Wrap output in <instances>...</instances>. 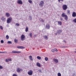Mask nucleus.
<instances>
[{
  "instance_id": "7",
  "label": "nucleus",
  "mask_w": 76,
  "mask_h": 76,
  "mask_svg": "<svg viewBox=\"0 0 76 76\" xmlns=\"http://www.w3.org/2000/svg\"><path fill=\"white\" fill-rule=\"evenodd\" d=\"M32 73H33V72L31 70H29L28 72V74L29 75H31L32 76Z\"/></svg>"
},
{
  "instance_id": "36",
  "label": "nucleus",
  "mask_w": 76,
  "mask_h": 76,
  "mask_svg": "<svg viewBox=\"0 0 76 76\" xmlns=\"http://www.w3.org/2000/svg\"><path fill=\"white\" fill-rule=\"evenodd\" d=\"M51 51L53 52V53H54L55 52V50L54 49H52L51 50Z\"/></svg>"
},
{
  "instance_id": "27",
  "label": "nucleus",
  "mask_w": 76,
  "mask_h": 76,
  "mask_svg": "<svg viewBox=\"0 0 76 76\" xmlns=\"http://www.w3.org/2000/svg\"><path fill=\"white\" fill-rule=\"evenodd\" d=\"M29 18H29L30 20H32V16H29Z\"/></svg>"
},
{
  "instance_id": "26",
  "label": "nucleus",
  "mask_w": 76,
  "mask_h": 76,
  "mask_svg": "<svg viewBox=\"0 0 76 76\" xmlns=\"http://www.w3.org/2000/svg\"><path fill=\"white\" fill-rule=\"evenodd\" d=\"M58 76H61V73L60 72H58Z\"/></svg>"
},
{
  "instance_id": "12",
  "label": "nucleus",
  "mask_w": 76,
  "mask_h": 76,
  "mask_svg": "<svg viewBox=\"0 0 76 76\" xmlns=\"http://www.w3.org/2000/svg\"><path fill=\"white\" fill-rule=\"evenodd\" d=\"M50 26V25L48 24H47L46 26V28L47 29H49Z\"/></svg>"
},
{
  "instance_id": "32",
  "label": "nucleus",
  "mask_w": 76,
  "mask_h": 76,
  "mask_svg": "<svg viewBox=\"0 0 76 76\" xmlns=\"http://www.w3.org/2000/svg\"><path fill=\"white\" fill-rule=\"evenodd\" d=\"M6 38L7 39H9V36H8V35H7L6 36Z\"/></svg>"
},
{
  "instance_id": "48",
  "label": "nucleus",
  "mask_w": 76,
  "mask_h": 76,
  "mask_svg": "<svg viewBox=\"0 0 76 76\" xmlns=\"http://www.w3.org/2000/svg\"><path fill=\"white\" fill-rule=\"evenodd\" d=\"M64 42H65V43H66V41L65 40H64Z\"/></svg>"
},
{
  "instance_id": "11",
  "label": "nucleus",
  "mask_w": 76,
  "mask_h": 76,
  "mask_svg": "<svg viewBox=\"0 0 76 76\" xmlns=\"http://www.w3.org/2000/svg\"><path fill=\"white\" fill-rule=\"evenodd\" d=\"M53 61L55 63H58V59H53Z\"/></svg>"
},
{
  "instance_id": "14",
  "label": "nucleus",
  "mask_w": 76,
  "mask_h": 76,
  "mask_svg": "<svg viewBox=\"0 0 76 76\" xmlns=\"http://www.w3.org/2000/svg\"><path fill=\"white\" fill-rule=\"evenodd\" d=\"M17 48H19V49H24V48H25V47L21 46H18Z\"/></svg>"
},
{
  "instance_id": "24",
  "label": "nucleus",
  "mask_w": 76,
  "mask_h": 76,
  "mask_svg": "<svg viewBox=\"0 0 76 76\" xmlns=\"http://www.w3.org/2000/svg\"><path fill=\"white\" fill-rule=\"evenodd\" d=\"M39 20H40V21H42V22H44V20L42 18H40Z\"/></svg>"
},
{
  "instance_id": "19",
  "label": "nucleus",
  "mask_w": 76,
  "mask_h": 76,
  "mask_svg": "<svg viewBox=\"0 0 76 76\" xmlns=\"http://www.w3.org/2000/svg\"><path fill=\"white\" fill-rule=\"evenodd\" d=\"M37 65L38 67H41V65L39 63H37L36 64Z\"/></svg>"
},
{
  "instance_id": "42",
  "label": "nucleus",
  "mask_w": 76,
  "mask_h": 76,
  "mask_svg": "<svg viewBox=\"0 0 76 76\" xmlns=\"http://www.w3.org/2000/svg\"><path fill=\"white\" fill-rule=\"evenodd\" d=\"M9 61V60L8 59H6V62H8Z\"/></svg>"
},
{
  "instance_id": "41",
  "label": "nucleus",
  "mask_w": 76,
  "mask_h": 76,
  "mask_svg": "<svg viewBox=\"0 0 76 76\" xmlns=\"http://www.w3.org/2000/svg\"><path fill=\"white\" fill-rule=\"evenodd\" d=\"M12 76H18V75H17L14 74H13Z\"/></svg>"
},
{
  "instance_id": "1",
  "label": "nucleus",
  "mask_w": 76,
  "mask_h": 76,
  "mask_svg": "<svg viewBox=\"0 0 76 76\" xmlns=\"http://www.w3.org/2000/svg\"><path fill=\"white\" fill-rule=\"evenodd\" d=\"M61 16L62 17L65 18V20H66V21H67V20H68V16H67V15H66L65 13H63Z\"/></svg>"
},
{
  "instance_id": "10",
  "label": "nucleus",
  "mask_w": 76,
  "mask_h": 76,
  "mask_svg": "<svg viewBox=\"0 0 76 76\" xmlns=\"http://www.w3.org/2000/svg\"><path fill=\"white\" fill-rule=\"evenodd\" d=\"M62 32V30H57V33L58 34H60Z\"/></svg>"
},
{
  "instance_id": "6",
  "label": "nucleus",
  "mask_w": 76,
  "mask_h": 76,
  "mask_svg": "<svg viewBox=\"0 0 76 76\" xmlns=\"http://www.w3.org/2000/svg\"><path fill=\"white\" fill-rule=\"evenodd\" d=\"M25 39V35H21V39L22 40V41H24Z\"/></svg>"
},
{
  "instance_id": "28",
  "label": "nucleus",
  "mask_w": 76,
  "mask_h": 76,
  "mask_svg": "<svg viewBox=\"0 0 76 76\" xmlns=\"http://www.w3.org/2000/svg\"><path fill=\"white\" fill-rule=\"evenodd\" d=\"M73 22L74 23H76V18L73 20Z\"/></svg>"
},
{
  "instance_id": "52",
  "label": "nucleus",
  "mask_w": 76,
  "mask_h": 76,
  "mask_svg": "<svg viewBox=\"0 0 76 76\" xmlns=\"http://www.w3.org/2000/svg\"><path fill=\"white\" fill-rule=\"evenodd\" d=\"M62 48H65V47H62Z\"/></svg>"
},
{
  "instance_id": "9",
  "label": "nucleus",
  "mask_w": 76,
  "mask_h": 76,
  "mask_svg": "<svg viewBox=\"0 0 76 76\" xmlns=\"http://www.w3.org/2000/svg\"><path fill=\"white\" fill-rule=\"evenodd\" d=\"M17 3L18 4H23V2H22V1L21 0H19L18 1Z\"/></svg>"
},
{
  "instance_id": "15",
  "label": "nucleus",
  "mask_w": 76,
  "mask_h": 76,
  "mask_svg": "<svg viewBox=\"0 0 76 76\" xmlns=\"http://www.w3.org/2000/svg\"><path fill=\"white\" fill-rule=\"evenodd\" d=\"M43 37L44 38V39H45L46 40H47L48 39V37L47 36V35H45Z\"/></svg>"
},
{
  "instance_id": "4",
  "label": "nucleus",
  "mask_w": 76,
  "mask_h": 76,
  "mask_svg": "<svg viewBox=\"0 0 76 76\" xmlns=\"http://www.w3.org/2000/svg\"><path fill=\"white\" fill-rule=\"evenodd\" d=\"M12 18L10 17L9 18H8L7 20V23H10L12 21Z\"/></svg>"
},
{
  "instance_id": "44",
  "label": "nucleus",
  "mask_w": 76,
  "mask_h": 76,
  "mask_svg": "<svg viewBox=\"0 0 76 76\" xmlns=\"http://www.w3.org/2000/svg\"><path fill=\"white\" fill-rule=\"evenodd\" d=\"M8 59V61H12V59Z\"/></svg>"
},
{
  "instance_id": "43",
  "label": "nucleus",
  "mask_w": 76,
  "mask_h": 76,
  "mask_svg": "<svg viewBox=\"0 0 76 76\" xmlns=\"http://www.w3.org/2000/svg\"><path fill=\"white\" fill-rule=\"evenodd\" d=\"M3 53H7V51L2 52Z\"/></svg>"
},
{
  "instance_id": "21",
  "label": "nucleus",
  "mask_w": 76,
  "mask_h": 76,
  "mask_svg": "<svg viewBox=\"0 0 76 76\" xmlns=\"http://www.w3.org/2000/svg\"><path fill=\"white\" fill-rule=\"evenodd\" d=\"M67 14L68 15H69L70 13V10H68L67 11Z\"/></svg>"
},
{
  "instance_id": "50",
  "label": "nucleus",
  "mask_w": 76,
  "mask_h": 76,
  "mask_svg": "<svg viewBox=\"0 0 76 76\" xmlns=\"http://www.w3.org/2000/svg\"><path fill=\"white\" fill-rule=\"evenodd\" d=\"M34 37H36V35H34Z\"/></svg>"
},
{
  "instance_id": "16",
  "label": "nucleus",
  "mask_w": 76,
  "mask_h": 76,
  "mask_svg": "<svg viewBox=\"0 0 76 76\" xmlns=\"http://www.w3.org/2000/svg\"><path fill=\"white\" fill-rule=\"evenodd\" d=\"M1 20L2 21L4 22V21L6 20V18L4 17H2L1 18Z\"/></svg>"
},
{
  "instance_id": "3",
  "label": "nucleus",
  "mask_w": 76,
  "mask_h": 76,
  "mask_svg": "<svg viewBox=\"0 0 76 76\" xmlns=\"http://www.w3.org/2000/svg\"><path fill=\"white\" fill-rule=\"evenodd\" d=\"M23 69L20 68L18 67L17 69V72L18 73H20V72H22Z\"/></svg>"
},
{
  "instance_id": "54",
  "label": "nucleus",
  "mask_w": 76,
  "mask_h": 76,
  "mask_svg": "<svg viewBox=\"0 0 76 76\" xmlns=\"http://www.w3.org/2000/svg\"><path fill=\"white\" fill-rule=\"evenodd\" d=\"M8 26H9V25H8Z\"/></svg>"
},
{
  "instance_id": "46",
  "label": "nucleus",
  "mask_w": 76,
  "mask_h": 76,
  "mask_svg": "<svg viewBox=\"0 0 76 76\" xmlns=\"http://www.w3.org/2000/svg\"><path fill=\"white\" fill-rule=\"evenodd\" d=\"M75 51H76V49H75ZM73 53H76V51H74Z\"/></svg>"
},
{
  "instance_id": "39",
  "label": "nucleus",
  "mask_w": 76,
  "mask_h": 76,
  "mask_svg": "<svg viewBox=\"0 0 76 76\" xmlns=\"http://www.w3.org/2000/svg\"><path fill=\"white\" fill-rule=\"evenodd\" d=\"M3 68V66L1 65H0V69H2Z\"/></svg>"
},
{
  "instance_id": "34",
  "label": "nucleus",
  "mask_w": 76,
  "mask_h": 76,
  "mask_svg": "<svg viewBox=\"0 0 76 76\" xmlns=\"http://www.w3.org/2000/svg\"><path fill=\"white\" fill-rule=\"evenodd\" d=\"M1 42L2 44H3V43H4V41H3V40H1Z\"/></svg>"
},
{
  "instance_id": "33",
  "label": "nucleus",
  "mask_w": 76,
  "mask_h": 76,
  "mask_svg": "<svg viewBox=\"0 0 76 76\" xmlns=\"http://www.w3.org/2000/svg\"><path fill=\"white\" fill-rule=\"evenodd\" d=\"M0 29H1V30H3V27L1 26H0Z\"/></svg>"
},
{
  "instance_id": "17",
  "label": "nucleus",
  "mask_w": 76,
  "mask_h": 76,
  "mask_svg": "<svg viewBox=\"0 0 76 76\" xmlns=\"http://www.w3.org/2000/svg\"><path fill=\"white\" fill-rule=\"evenodd\" d=\"M5 16H6L7 17H9L10 16V14L9 13L7 12L5 14Z\"/></svg>"
},
{
  "instance_id": "23",
  "label": "nucleus",
  "mask_w": 76,
  "mask_h": 76,
  "mask_svg": "<svg viewBox=\"0 0 76 76\" xmlns=\"http://www.w3.org/2000/svg\"><path fill=\"white\" fill-rule=\"evenodd\" d=\"M28 27H26V28L25 31L26 32H28Z\"/></svg>"
},
{
  "instance_id": "13",
  "label": "nucleus",
  "mask_w": 76,
  "mask_h": 76,
  "mask_svg": "<svg viewBox=\"0 0 76 76\" xmlns=\"http://www.w3.org/2000/svg\"><path fill=\"white\" fill-rule=\"evenodd\" d=\"M72 17H76V13L75 12H72Z\"/></svg>"
},
{
  "instance_id": "31",
  "label": "nucleus",
  "mask_w": 76,
  "mask_h": 76,
  "mask_svg": "<svg viewBox=\"0 0 76 76\" xmlns=\"http://www.w3.org/2000/svg\"><path fill=\"white\" fill-rule=\"evenodd\" d=\"M45 61H48V58L47 57H46L45 58Z\"/></svg>"
},
{
  "instance_id": "49",
  "label": "nucleus",
  "mask_w": 76,
  "mask_h": 76,
  "mask_svg": "<svg viewBox=\"0 0 76 76\" xmlns=\"http://www.w3.org/2000/svg\"><path fill=\"white\" fill-rule=\"evenodd\" d=\"M61 20H63V18H61Z\"/></svg>"
},
{
  "instance_id": "30",
  "label": "nucleus",
  "mask_w": 76,
  "mask_h": 76,
  "mask_svg": "<svg viewBox=\"0 0 76 76\" xmlns=\"http://www.w3.org/2000/svg\"><path fill=\"white\" fill-rule=\"evenodd\" d=\"M29 35H30V37H32V33H30Z\"/></svg>"
},
{
  "instance_id": "8",
  "label": "nucleus",
  "mask_w": 76,
  "mask_h": 76,
  "mask_svg": "<svg viewBox=\"0 0 76 76\" xmlns=\"http://www.w3.org/2000/svg\"><path fill=\"white\" fill-rule=\"evenodd\" d=\"M12 53H20L21 52L16 51V50H13L12 51Z\"/></svg>"
},
{
  "instance_id": "45",
  "label": "nucleus",
  "mask_w": 76,
  "mask_h": 76,
  "mask_svg": "<svg viewBox=\"0 0 76 76\" xmlns=\"http://www.w3.org/2000/svg\"><path fill=\"white\" fill-rule=\"evenodd\" d=\"M38 71H39V72H42V71L40 69H39Z\"/></svg>"
},
{
  "instance_id": "22",
  "label": "nucleus",
  "mask_w": 76,
  "mask_h": 76,
  "mask_svg": "<svg viewBox=\"0 0 76 76\" xmlns=\"http://www.w3.org/2000/svg\"><path fill=\"white\" fill-rule=\"evenodd\" d=\"M29 58L30 59V60H31V61H33V59H32V56H30Z\"/></svg>"
},
{
  "instance_id": "53",
  "label": "nucleus",
  "mask_w": 76,
  "mask_h": 76,
  "mask_svg": "<svg viewBox=\"0 0 76 76\" xmlns=\"http://www.w3.org/2000/svg\"><path fill=\"white\" fill-rule=\"evenodd\" d=\"M56 35H57V33H56Z\"/></svg>"
},
{
  "instance_id": "37",
  "label": "nucleus",
  "mask_w": 76,
  "mask_h": 76,
  "mask_svg": "<svg viewBox=\"0 0 76 76\" xmlns=\"http://www.w3.org/2000/svg\"><path fill=\"white\" fill-rule=\"evenodd\" d=\"M54 50H55V51H56V52H57V51H58V50L56 48H54Z\"/></svg>"
},
{
  "instance_id": "40",
  "label": "nucleus",
  "mask_w": 76,
  "mask_h": 76,
  "mask_svg": "<svg viewBox=\"0 0 76 76\" xmlns=\"http://www.w3.org/2000/svg\"><path fill=\"white\" fill-rule=\"evenodd\" d=\"M63 0H58V1L60 3H61V1H63Z\"/></svg>"
},
{
  "instance_id": "5",
  "label": "nucleus",
  "mask_w": 76,
  "mask_h": 76,
  "mask_svg": "<svg viewBox=\"0 0 76 76\" xmlns=\"http://www.w3.org/2000/svg\"><path fill=\"white\" fill-rule=\"evenodd\" d=\"M39 5L41 7H42L44 6V1H42L39 2Z\"/></svg>"
},
{
  "instance_id": "25",
  "label": "nucleus",
  "mask_w": 76,
  "mask_h": 76,
  "mask_svg": "<svg viewBox=\"0 0 76 76\" xmlns=\"http://www.w3.org/2000/svg\"><path fill=\"white\" fill-rule=\"evenodd\" d=\"M18 39H15L14 40V42L16 43H17L18 42Z\"/></svg>"
},
{
  "instance_id": "38",
  "label": "nucleus",
  "mask_w": 76,
  "mask_h": 76,
  "mask_svg": "<svg viewBox=\"0 0 76 76\" xmlns=\"http://www.w3.org/2000/svg\"><path fill=\"white\" fill-rule=\"evenodd\" d=\"M8 44H12V42L11 41H8Z\"/></svg>"
},
{
  "instance_id": "35",
  "label": "nucleus",
  "mask_w": 76,
  "mask_h": 76,
  "mask_svg": "<svg viewBox=\"0 0 76 76\" xmlns=\"http://www.w3.org/2000/svg\"><path fill=\"white\" fill-rule=\"evenodd\" d=\"M15 26H19V23H16V25H15Z\"/></svg>"
},
{
  "instance_id": "20",
  "label": "nucleus",
  "mask_w": 76,
  "mask_h": 76,
  "mask_svg": "<svg viewBox=\"0 0 76 76\" xmlns=\"http://www.w3.org/2000/svg\"><path fill=\"white\" fill-rule=\"evenodd\" d=\"M28 2L30 3V4H32V1L31 0H28Z\"/></svg>"
},
{
  "instance_id": "18",
  "label": "nucleus",
  "mask_w": 76,
  "mask_h": 76,
  "mask_svg": "<svg viewBox=\"0 0 76 76\" xmlns=\"http://www.w3.org/2000/svg\"><path fill=\"white\" fill-rule=\"evenodd\" d=\"M58 25L61 26L62 24V23L60 21H58Z\"/></svg>"
},
{
  "instance_id": "2",
  "label": "nucleus",
  "mask_w": 76,
  "mask_h": 76,
  "mask_svg": "<svg viewBox=\"0 0 76 76\" xmlns=\"http://www.w3.org/2000/svg\"><path fill=\"white\" fill-rule=\"evenodd\" d=\"M62 8L64 10H66L67 9V6L66 5H63L62 6Z\"/></svg>"
},
{
  "instance_id": "47",
  "label": "nucleus",
  "mask_w": 76,
  "mask_h": 76,
  "mask_svg": "<svg viewBox=\"0 0 76 76\" xmlns=\"http://www.w3.org/2000/svg\"><path fill=\"white\" fill-rule=\"evenodd\" d=\"M73 76H76V74L75 73H74Z\"/></svg>"
},
{
  "instance_id": "29",
  "label": "nucleus",
  "mask_w": 76,
  "mask_h": 76,
  "mask_svg": "<svg viewBox=\"0 0 76 76\" xmlns=\"http://www.w3.org/2000/svg\"><path fill=\"white\" fill-rule=\"evenodd\" d=\"M37 58H38V59H39V60H41V57H40L39 56H37Z\"/></svg>"
},
{
  "instance_id": "51",
  "label": "nucleus",
  "mask_w": 76,
  "mask_h": 76,
  "mask_svg": "<svg viewBox=\"0 0 76 76\" xmlns=\"http://www.w3.org/2000/svg\"><path fill=\"white\" fill-rule=\"evenodd\" d=\"M0 53H3V52H0Z\"/></svg>"
}]
</instances>
